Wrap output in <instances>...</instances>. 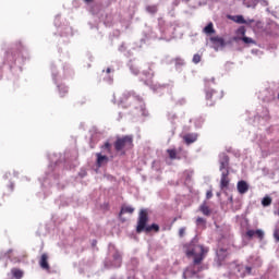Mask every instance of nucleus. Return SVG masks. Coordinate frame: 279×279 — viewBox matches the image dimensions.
<instances>
[{
    "label": "nucleus",
    "instance_id": "1",
    "mask_svg": "<svg viewBox=\"0 0 279 279\" xmlns=\"http://www.w3.org/2000/svg\"><path fill=\"white\" fill-rule=\"evenodd\" d=\"M186 251L185 254L187 257L193 256V274H197L199 271H202V267H197L199 265H202V262L204 260V258H206V254H208V248L204 247V245L202 244H197V242L192 241L190 242V244L185 245ZM197 267V270H195V268Z\"/></svg>",
    "mask_w": 279,
    "mask_h": 279
},
{
    "label": "nucleus",
    "instance_id": "2",
    "mask_svg": "<svg viewBox=\"0 0 279 279\" xmlns=\"http://www.w3.org/2000/svg\"><path fill=\"white\" fill-rule=\"evenodd\" d=\"M147 221H149V214L147 213V209H142L138 215L137 227H136V232L138 234H141V232H146V233H149L151 231L160 232V226H158L157 223L147 226Z\"/></svg>",
    "mask_w": 279,
    "mask_h": 279
},
{
    "label": "nucleus",
    "instance_id": "3",
    "mask_svg": "<svg viewBox=\"0 0 279 279\" xmlns=\"http://www.w3.org/2000/svg\"><path fill=\"white\" fill-rule=\"evenodd\" d=\"M116 151L120 153L121 156H125V151L134 149V136L133 135H123L118 136L113 143Z\"/></svg>",
    "mask_w": 279,
    "mask_h": 279
},
{
    "label": "nucleus",
    "instance_id": "4",
    "mask_svg": "<svg viewBox=\"0 0 279 279\" xmlns=\"http://www.w3.org/2000/svg\"><path fill=\"white\" fill-rule=\"evenodd\" d=\"M223 97V93L217 92L215 89H208L206 92V99L207 101H213L209 104V106H214L215 101H219Z\"/></svg>",
    "mask_w": 279,
    "mask_h": 279
},
{
    "label": "nucleus",
    "instance_id": "5",
    "mask_svg": "<svg viewBox=\"0 0 279 279\" xmlns=\"http://www.w3.org/2000/svg\"><path fill=\"white\" fill-rule=\"evenodd\" d=\"M219 165V171H221V173H223V171H230V157L226 153L220 154Z\"/></svg>",
    "mask_w": 279,
    "mask_h": 279
},
{
    "label": "nucleus",
    "instance_id": "6",
    "mask_svg": "<svg viewBox=\"0 0 279 279\" xmlns=\"http://www.w3.org/2000/svg\"><path fill=\"white\" fill-rule=\"evenodd\" d=\"M230 171H223L221 172V179H220V189L223 191V189H228L230 186Z\"/></svg>",
    "mask_w": 279,
    "mask_h": 279
},
{
    "label": "nucleus",
    "instance_id": "7",
    "mask_svg": "<svg viewBox=\"0 0 279 279\" xmlns=\"http://www.w3.org/2000/svg\"><path fill=\"white\" fill-rule=\"evenodd\" d=\"M246 236L248 239H252L254 236H257V239H259V241H263V239H265V232L260 229H257V230H248L246 231Z\"/></svg>",
    "mask_w": 279,
    "mask_h": 279
},
{
    "label": "nucleus",
    "instance_id": "8",
    "mask_svg": "<svg viewBox=\"0 0 279 279\" xmlns=\"http://www.w3.org/2000/svg\"><path fill=\"white\" fill-rule=\"evenodd\" d=\"M96 165H97V167L99 168V167H104V165H108V162H109V158H108V156H106V155H102L101 153H97L96 154Z\"/></svg>",
    "mask_w": 279,
    "mask_h": 279
},
{
    "label": "nucleus",
    "instance_id": "9",
    "mask_svg": "<svg viewBox=\"0 0 279 279\" xmlns=\"http://www.w3.org/2000/svg\"><path fill=\"white\" fill-rule=\"evenodd\" d=\"M250 191V185L247 184L246 181L242 180L238 182V192L240 195H245Z\"/></svg>",
    "mask_w": 279,
    "mask_h": 279
},
{
    "label": "nucleus",
    "instance_id": "10",
    "mask_svg": "<svg viewBox=\"0 0 279 279\" xmlns=\"http://www.w3.org/2000/svg\"><path fill=\"white\" fill-rule=\"evenodd\" d=\"M183 141L186 145H192L197 141V134L195 133H187L183 136Z\"/></svg>",
    "mask_w": 279,
    "mask_h": 279
},
{
    "label": "nucleus",
    "instance_id": "11",
    "mask_svg": "<svg viewBox=\"0 0 279 279\" xmlns=\"http://www.w3.org/2000/svg\"><path fill=\"white\" fill-rule=\"evenodd\" d=\"M210 43L216 47H226V40L219 36L210 37Z\"/></svg>",
    "mask_w": 279,
    "mask_h": 279
},
{
    "label": "nucleus",
    "instance_id": "12",
    "mask_svg": "<svg viewBox=\"0 0 279 279\" xmlns=\"http://www.w3.org/2000/svg\"><path fill=\"white\" fill-rule=\"evenodd\" d=\"M49 255L47 253H44L40 257L39 265L41 269H49Z\"/></svg>",
    "mask_w": 279,
    "mask_h": 279
},
{
    "label": "nucleus",
    "instance_id": "13",
    "mask_svg": "<svg viewBox=\"0 0 279 279\" xmlns=\"http://www.w3.org/2000/svg\"><path fill=\"white\" fill-rule=\"evenodd\" d=\"M143 75L146 77V80L154 78V68H151V63L147 64V69L143 71Z\"/></svg>",
    "mask_w": 279,
    "mask_h": 279
},
{
    "label": "nucleus",
    "instance_id": "14",
    "mask_svg": "<svg viewBox=\"0 0 279 279\" xmlns=\"http://www.w3.org/2000/svg\"><path fill=\"white\" fill-rule=\"evenodd\" d=\"M203 32H204V34H207L208 36H210L211 34H215V26L213 25V22L207 24V26L204 27Z\"/></svg>",
    "mask_w": 279,
    "mask_h": 279
},
{
    "label": "nucleus",
    "instance_id": "15",
    "mask_svg": "<svg viewBox=\"0 0 279 279\" xmlns=\"http://www.w3.org/2000/svg\"><path fill=\"white\" fill-rule=\"evenodd\" d=\"M167 154H168L170 160H180V157H178V150H175V149H168Z\"/></svg>",
    "mask_w": 279,
    "mask_h": 279
},
{
    "label": "nucleus",
    "instance_id": "16",
    "mask_svg": "<svg viewBox=\"0 0 279 279\" xmlns=\"http://www.w3.org/2000/svg\"><path fill=\"white\" fill-rule=\"evenodd\" d=\"M125 213H128L129 215H132L134 213V208L130 207V206H123L120 210V217L122 215H125Z\"/></svg>",
    "mask_w": 279,
    "mask_h": 279
},
{
    "label": "nucleus",
    "instance_id": "17",
    "mask_svg": "<svg viewBox=\"0 0 279 279\" xmlns=\"http://www.w3.org/2000/svg\"><path fill=\"white\" fill-rule=\"evenodd\" d=\"M11 272H12V275H13V277H14L15 279H21V278H23V270H21V269H19V268H13V269L11 270Z\"/></svg>",
    "mask_w": 279,
    "mask_h": 279
},
{
    "label": "nucleus",
    "instance_id": "18",
    "mask_svg": "<svg viewBox=\"0 0 279 279\" xmlns=\"http://www.w3.org/2000/svg\"><path fill=\"white\" fill-rule=\"evenodd\" d=\"M130 97H134V92H125L121 97V104H125Z\"/></svg>",
    "mask_w": 279,
    "mask_h": 279
},
{
    "label": "nucleus",
    "instance_id": "19",
    "mask_svg": "<svg viewBox=\"0 0 279 279\" xmlns=\"http://www.w3.org/2000/svg\"><path fill=\"white\" fill-rule=\"evenodd\" d=\"M199 210L201 213H203V215H205L206 217H209L210 208L208 207V205L206 204L201 205Z\"/></svg>",
    "mask_w": 279,
    "mask_h": 279
},
{
    "label": "nucleus",
    "instance_id": "20",
    "mask_svg": "<svg viewBox=\"0 0 279 279\" xmlns=\"http://www.w3.org/2000/svg\"><path fill=\"white\" fill-rule=\"evenodd\" d=\"M101 149H106L107 154H112V144L110 142H105V144L100 147Z\"/></svg>",
    "mask_w": 279,
    "mask_h": 279
},
{
    "label": "nucleus",
    "instance_id": "21",
    "mask_svg": "<svg viewBox=\"0 0 279 279\" xmlns=\"http://www.w3.org/2000/svg\"><path fill=\"white\" fill-rule=\"evenodd\" d=\"M241 40L245 44V45H256V41H254V39L250 38V37H242Z\"/></svg>",
    "mask_w": 279,
    "mask_h": 279
},
{
    "label": "nucleus",
    "instance_id": "22",
    "mask_svg": "<svg viewBox=\"0 0 279 279\" xmlns=\"http://www.w3.org/2000/svg\"><path fill=\"white\" fill-rule=\"evenodd\" d=\"M146 11L149 12V14H156V12H158V7L157 5H148L146 8Z\"/></svg>",
    "mask_w": 279,
    "mask_h": 279
},
{
    "label": "nucleus",
    "instance_id": "23",
    "mask_svg": "<svg viewBox=\"0 0 279 279\" xmlns=\"http://www.w3.org/2000/svg\"><path fill=\"white\" fill-rule=\"evenodd\" d=\"M192 62H194V64H199L202 62V54L199 53L194 54Z\"/></svg>",
    "mask_w": 279,
    "mask_h": 279
},
{
    "label": "nucleus",
    "instance_id": "24",
    "mask_svg": "<svg viewBox=\"0 0 279 279\" xmlns=\"http://www.w3.org/2000/svg\"><path fill=\"white\" fill-rule=\"evenodd\" d=\"M59 92H60L61 97H64V95H66V93H69V88L64 85H60Z\"/></svg>",
    "mask_w": 279,
    "mask_h": 279
},
{
    "label": "nucleus",
    "instance_id": "25",
    "mask_svg": "<svg viewBox=\"0 0 279 279\" xmlns=\"http://www.w3.org/2000/svg\"><path fill=\"white\" fill-rule=\"evenodd\" d=\"M263 206H271V197L266 196L262 201Z\"/></svg>",
    "mask_w": 279,
    "mask_h": 279
},
{
    "label": "nucleus",
    "instance_id": "26",
    "mask_svg": "<svg viewBox=\"0 0 279 279\" xmlns=\"http://www.w3.org/2000/svg\"><path fill=\"white\" fill-rule=\"evenodd\" d=\"M174 62H175V66H184V60L181 58H177Z\"/></svg>",
    "mask_w": 279,
    "mask_h": 279
},
{
    "label": "nucleus",
    "instance_id": "27",
    "mask_svg": "<svg viewBox=\"0 0 279 279\" xmlns=\"http://www.w3.org/2000/svg\"><path fill=\"white\" fill-rule=\"evenodd\" d=\"M196 223H197L198 226H205V225H206V220H205L204 218H202V217H198V218L196 219Z\"/></svg>",
    "mask_w": 279,
    "mask_h": 279
},
{
    "label": "nucleus",
    "instance_id": "28",
    "mask_svg": "<svg viewBox=\"0 0 279 279\" xmlns=\"http://www.w3.org/2000/svg\"><path fill=\"white\" fill-rule=\"evenodd\" d=\"M274 239L277 243H279V229H275L274 231Z\"/></svg>",
    "mask_w": 279,
    "mask_h": 279
},
{
    "label": "nucleus",
    "instance_id": "29",
    "mask_svg": "<svg viewBox=\"0 0 279 279\" xmlns=\"http://www.w3.org/2000/svg\"><path fill=\"white\" fill-rule=\"evenodd\" d=\"M184 234H186V228H180L179 229V236L182 239V236H184Z\"/></svg>",
    "mask_w": 279,
    "mask_h": 279
},
{
    "label": "nucleus",
    "instance_id": "30",
    "mask_svg": "<svg viewBox=\"0 0 279 279\" xmlns=\"http://www.w3.org/2000/svg\"><path fill=\"white\" fill-rule=\"evenodd\" d=\"M235 22L244 24L245 23V19L242 15H238Z\"/></svg>",
    "mask_w": 279,
    "mask_h": 279
},
{
    "label": "nucleus",
    "instance_id": "31",
    "mask_svg": "<svg viewBox=\"0 0 279 279\" xmlns=\"http://www.w3.org/2000/svg\"><path fill=\"white\" fill-rule=\"evenodd\" d=\"M238 34H240L241 36H245V28L243 26H241L239 29H238Z\"/></svg>",
    "mask_w": 279,
    "mask_h": 279
},
{
    "label": "nucleus",
    "instance_id": "32",
    "mask_svg": "<svg viewBox=\"0 0 279 279\" xmlns=\"http://www.w3.org/2000/svg\"><path fill=\"white\" fill-rule=\"evenodd\" d=\"M210 197H213V191H207L206 198L210 199Z\"/></svg>",
    "mask_w": 279,
    "mask_h": 279
},
{
    "label": "nucleus",
    "instance_id": "33",
    "mask_svg": "<svg viewBox=\"0 0 279 279\" xmlns=\"http://www.w3.org/2000/svg\"><path fill=\"white\" fill-rule=\"evenodd\" d=\"M245 271H246L247 274H252V267L246 266V267H245Z\"/></svg>",
    "mask_w": 279,
    "mask_h": 279
},
{
    "label": "nucleus",
    "instance_id": "34",
    "mask_svg": "<svg viewBox=\"0 0 279 279\" xmlns=\"http://www.w3.org/2000/svg\"><path fill=\"white\" fill-rule=\"evenodd\" d=\"M113 258H114L116 260H119V258H121V255H119V253H117L116 255H113Z\"/></svg>",
    "mask_w": 279,
    "mask_h": 279
},
{
    "label": "nucleus",
    "instance_id": "35",
    "mask_svg": "<svg viewBox=\"0 0 279 279\" xmlns=\"http://www.w3.org/2000/svg\"><path fill=\"white\" fill-rule=\"evenodd\" d=\"M131 71H133L134 75H138V70H134V68H131Z\"/></svg>",
    "mask_w": 279,
    "mask_h": 279
},
{
    "label": "nucleus",
    "instance_id": "36",
    "mask_svg": "<svg viewBox=\"0 0 279 279\" xmlns=\"http://www.w3.org/2000/svg\"><path fill=\"white\" fill-rule=\"evenodd\" d=\"M85 3H93V0H84Z\"/></svg>",
    "mask_w": 279,
    "mask_h": 279
},
{
    "label": "nucleus",
    "instance_id": "37",
    "mask_svg": "<svg viewBox=\"0 0 279 279\" xmlns=\"http://www.w3.org/2000/svg\"><path fill=\"white\" fill-rule=\"evenodd\" d=\"M106 72H107V73H111V70H110V68H108V69L106 70Z\"/></svg>",
    "mask_w": 279,
    "mask_h": 279
},
{
    "label": "nucleus",
    "instance_id": "38",
    "mask_svg": "<svg viewBox=\"0 0 279 279\" xmlns=\"http://www.w3.org/2000/svg\"><path fill=\"white\" fill-rule=\"evenodd\" d=\"M173 221H178V218H174Z\"/></svg>",
    "mask_w": 279,
    "mask_h": 279
}]
</instances>
